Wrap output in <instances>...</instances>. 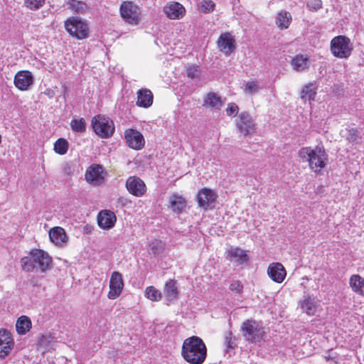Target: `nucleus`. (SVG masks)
Listing matches in <instances>:
<instances>
[{"label": "nucleus", "mask_w": 364, "mask_h": 364, "mask_svg": "<svg viewBox=\"0 0 364 364\" xmlns=\"http://www.w3.org/2000/svg\"><path fill=\"white\" fill-rule=\"evenodd\" d=\"M299 160L307 163L309 169L318 175L326 168L328 155L323 146H303L298 151Z\"/></svg>", "instance_id": "nucleus-1"}, {"label": "nucleus", "mask_w": 364, "mask_h": 364, "mask_svg": "<svg viewBox=\"0 0 364 364\" xmlns=\"http://www.w3.org/2000/svg\"><path fill=\"white\" fill-rule=\"evenodd\" d=\"M181 355L191 364H203L207 357L205 344L200 338L191 336L183 341Z\"/></svg>", "instance_id": "nucleus-2"}, {"label": "nucleus", "mask_w": 364, "mask_h": 364, "mask_svg": "<svg viewBox=\"0 0 364 364\" xmlns=\"http://www.w3.org/2000/svg\"><path fill=\"white\" fill-rule=\"evenodd\" d=\"M51 262L52 259L48 254L38 249L32 250L28 256L21 259L22 269L28 272H45L50 267Z\"/></svg>", "instance_id": "nucleus-3"}, {"label": "nucleus", "mask_w": 364, "mask_h": 364, "mask_svg": "<svg viewBox=\"0 0 364 364\" xmlns=\"http://www.w3.org/2000/svg\"><path fill=\"white\" fill-rule=\"evenodd\" d=\"M94 132L102 139L111 137L115 130L113 121L103 114H97L91 120Z\"/></svg>", "instance_id": "nucleus-4"}, {"label": "nucleus", "mask_w": 364, "mask_h": 364, "mask_svg": "<svg viewBox=\"0 0 364 364\" xmlns=\"http://www.w3.org/2000/svg\"><path fill=\"white\" fill-rule=\"evenodd\" d=\"M330 49L334 57L346 59L352 54L353 46L349 38L341 35L332 38Z\"/></svg>", "instance_id": "nucleus-5"}, {"label": "nucleus", "mask_w": 364, "mask_h": 364, "mask_svg": "<svg viewBox=\"0 0 364 364\" xmlns=\"http://www.w3.org/2000/svg\"><path fill=\"white\" fill-rule=\"evenodd\" d=\"M241 330L245 340L252 343L260 342L265 336L263 326L254 319L245 321Z\"/></svg>", "instance_id": "nucleus-6"}, {"label": "nucleus", "mask_w": 364, "mask_h": 364, "mask_svg": "<svg viewBox=\"0 0 364 364\" xmlns=\"http://www.w3.org/2000/svg\"><path fill=\"white\" fill-rule=\"evenodd\" d=\"M119 13L123 21L132 26L138 25L141 20L139 6L132 1H122L119 6Z\"/></svg>", "instance_id": "nucleus-7"}, {"label": "nucleus", "mask_w": 364, "mask_h": 364, "mask_svg": "<svg viewBox=\"0 0 364 364\" xmlns=\"http://www.w3.org/2000/svg\"><path fill=\"white\" fill-rule=\"evenodd\" d=\"M236 127L241 134L245 136H249L255 132L256 124L251 115L247 112H241L237 120Z\"/></svg>", "instance_id": "nucleus-8"}, {"label": "nucleus", "mask_w": 364, "mask_h": 364, "mask_svg": "<svg viewBox=\"0 0 364 364\" xmlns=\"http://www.w3.org/2000/svg\"><path fill=\"white\" fill-rule=\"evenodd\" d=\"M125 186L129 193L138 198L144 196L147 191L144 181L136 176L128 177Z\"/></svg>", "instance_id": "nucleus-9"}, {"label": "nucleus", "mask_w": 364, "mask_h": 364, "mask_svg": "<svg viewBox=\"0 0 364 364\" xmlns=\"http://www.w3.org/2000/svg\"><path fill=\"white\" fill-rule=\"evenodd\" d=\"M124 284L122 278V274L119 272H113L111 274L109 291L107 297L109 299H115L118 298L122 292Z\"/></svg>", "instance_id": "nucleus-10"}, {"label": "nucleus", "mask_w": 364, "mask_h": 364, "mask_svg": "<svg viewBox=\"0 0 364 364\" xmlns=\"http://www.w3.org/2000/svg\"><path fill=\"white\" fill-rule=\"evenodd\" d=\"M217 198V193L212 189L203 188L198 193L197 201L199 207L204 210L213 209Z\"/></svg>", "instance_id": "nucleus-11"}, {"label": "nucleus", "mask_w": 364, "mask_h": 364, "mask_svg": "<svg viewBox=\"0 0 364 364\" xmlns=\"http://www.w3.org/2000/svg\"><path fill=\"white\" fill-rule=\"evenodd\" d=\"M217 45L219 50L226 55H229L236 48L235 39L229 32H225L220 35Z\"/></svg>", "instance_id": "nucleus-12"}, {"label": "nucleus", "mask_w": 364, "mask_h": 364, "mask_svg": "<svg viewBox=\"0 0 364 364\" xmlns=\"http://www.w3.org/2000/svg\"><path fill=\"white\" fill-rule=\"evenodd\" d=\"M124 136L127 145L135 150L141 149L145 144L143 135L137 130L128 129L124 132Z\"/></svg>", "instance_id": "nucleus-13"}, {"label": "nucleus", "mask_w": 364, "mask_h": 364, "mask_svg": "<svg viewBox=\"0 0 364 364\" xmlns=\"http://www.w3.org/2000/svg\"><path fill=\"white\" fill-rule=\"evenodd\" d=\"M164 13L166 17L171 20H179L186 15L185 7L176 1H171L163 9Z\"/></svg>", "instance_id": "nucleus-14"}, {"label": "nucleus", "mask_w": 364, "mask_h": 364, "mask_svg": "<svg viewBox=\"0 0 364 364\" xmlns=\"http://www.w3.org/2000/svg\"><path fill=\"white\" fill-rule=\"evenodd\" d=\"M85 178L93 185L102 183L105 179L104 168L100 164L91 165L86 171Z\"/></svg>", "instance_id": "nucleus-15"}, {"label": "nucleus", "mask_w": 364, "mask_h": 364, "mask_svg": "<svg viewBox=\"0 0 364 364\" xmlns=\"http://www.w3.org/2000/svg\"><path fill=\"white\" fill-rule=\"evenodd\" d=\"M70 35L77 39H84L88 36V27L85 22L75 18H70Z\"/></svg>", "instance_id": "nucleus-16"}, {"label": "nucleus", "mask_w": 364, "mask_h": 364, "mask_svg": "<svg viewBox=\"0 0 364 364\" xmlns=\"http://www.w3.org/2000/svg\"><path fill=\"white\" fill-rule=\"evenodd\" d=\"M97 220L100 228L109 230L114 226L117 222V216L110 210H102L98 213Z\"/></svg>", "instance_id": "nucleus-17"}, {"label": "nucleus", "mask_w": 364, "mask_h": 364, "mask_svg": "<svg viewBox=\"0 0 364 364\" xmlns=\"http://www.w3.org/2000/svg\"><path fill=\"white\" fill-rule=\"evenodd\" d=\"M267 274L273 282L281 284L286 278L287 271L282 263L272 262L267 268Z\"/></svg>", "instance_id": "nucleus-18"}, {"label": "nucleus", "mask_w": 364, "mask_h": 364, "mask_svg": "<svg viewBox=\"0 0 364 364\" xmlns=\"http://www.w3.org/2000/svg\"><path fill=\"white\" fill-rule=\"evenodd\" d=\"M14 341L11 334L6 330H0V358H4L11 351Z\"/></svg>", "instance_id": "nucleus-19"}, {"label": "nucleus", "mask_w": 364, "mask_h": 364, "mask_svg": "<svg viewBox=\"0 0 364 364\" xmlns=\"http://www.w3.org/2000/svg\"><path fill=\"white\" fill-rule=\"evenodd\" d=\"M33 83V76L30 71L18 72L14 77L15 86L21 90H26Z\"/></svg>", "instance_id": "nucleus-20"}, {"label": "nucleus", "mask_w": 364, "mask_h": 364, "mask_svg": "<svg viewBox=\"0 0 364 364\" xmlns=\"http://www.w3.org/2000/svg\"><path fill=\"white\" fill-rule=\"evenodd\" d=\"M153 102L154 95L149 89L141 88L136 92V105L137 107L147 109L152 105Z\"/></svg>", "instance_id": "nucleus-21"}, {"label": "nucleus", "mask_w": 364, "mask_h": 364, "mask_svg": "<svg viewBox=\"0 0 364 364\" xmlns=\"http://www.w3.org/2000/svg\"><path fill=\"white\" fill-rule=\"evenodd\" d=\"M164 294L168 304L178 299V289L176 280L169 279L164 284Z\"/></svg>", "instance_id": "nucleus-22"}, {"label": "nucleus", "mask_w": 364, "mask_h": 364, "mask_svg": "<svg viewBox=\"0 0 364 364\" xmlns=\"http://www.w3.org/2000/svg\"><path fill=\"white\" fill-rule=\"evenodd\" d=\"M169 208L173 212L181 213L187 205L186 200L184 197L177 193L172 194L168 199Z\"/></svg>", "instance_id": "nucleus-23"}, {"label": "nucleus", "mask_w": 364, "mask_h": 364, "mask_svg": "<svg viewBox=\"0 0 364 364\" xmlns=\"http://www.w3.org/2000/svg\"><path fill=\"white\" fill-rule=\"evenodd\" d=\"M228 257L230 261L242 264L249 260L246 251L239 247H232L228 250Z\"/></svg>", "instance_id": "nucleus-24"}, {"label": "nucleus", "mask_w": 364, "mask_h": 364, "mask_svg": "<svg viewBox=\"0 0 364 364\" xmlns=\"http://www.w3.org/2000/svg\"><path fill=\"white\" fill-rule=\"evenodd\" d=\"M349 286L355 294L364 296V278L360 274H354L350 277Z\"/></svg>", "instance_id": "nucleus-25"}, {"label": "nucleus", "mask_w": 364, "mask_h": 364, "mask_svg": "<svg viewBox=\"0 0 364 364\" xmlns=\"http://www.w3.org/2000/svg\"><path fill=\"white\" fill-rule=\"evenodd\" d=\"M300 306L309 316L315 315L317 307L318 301L316 299L310 295L304 296V299L300 302Z\"/></svg>", "instance_id": "nucleus-26"}, {"label": "nucleus", "mask_w": 364, "mask_h": 364, "mask_svg": "<svg viewBox=\"0 0 364 364\" xmlns=\"http://www.w3.org/2000/svg\"><path fill=\"white\" fill-rule=\"evenodd\" d=\"M309 58L302 54L296 55L290 61L293 70L296 72H303L309 69Z\"/></svg>", "instance_id": "nucleus-27"}, {"label": "nucleus", "mask_w": 364, "mask_h": 364, "mask_svg": "<svg viewBox=\"0 0 364 364\" xmlns=\"http://www.w3.org/2000/svg\"><path fill=\"white\" fill-rule=\"evenodd\" d=\"M49 237L52 242L58 246H60L65 242L67 236L63 228L55 227L49 231Z\"/></svg>", "instance_id": "nucleus-28"}, {"label": "nucleus", "mask_w": 364, "mask_h": 364, "mask_svg": "<svg viewBox=\"0 0 364 364\" xmlns=\"http://www.w3.org/2000/svg\"><path fill=\"white\" fill-rule=\"evenodd\" d=\"M203 106L210 107L212 109H220L223 106L221 97L215 92H208L203 100Z\"/></svg>", "instance_id": "nucleus-29"}, {"label": "nucleus", "mask_w": 364, "mask_h": 364, "mask_svg": "<svg viewBox=\"0 0 364 364\" xmlns=\"http://www.w3.org/2000/svg\"><path fill=\"white\" fill-rule=\"evenodd\" d=\"M31 319L27 316H20L16 323V329L18 334L25 335L31 328Z\"/></svg>", "instance_id": "nucleus-30"}, {"label": "nucleus", "mask_w": 364, "mask_h": 364, "mask_svg": "<svg viewBox=\"0 0 364 364\" xmlns=\"http://www.w3.org/2000/svg\"><path fill=\"white\" fill-rule=\"evenodd\" d=\"M316 95V87L313 82L305 85L300 92V97L304 100L314 101L315 100Z\"/></svg>", "instance_id": "nucleus-31"}, {"label": "nucleus", "mask_w": 364, "mask_h": 364, "mask_svg": "<svg viewBox=\"0 0 364 364\" xmlns=\"http://www.w3.org/2000/svg\"><path fill=\"white\" fill-rule=\"evenodd\" d=\"M291 16L287 11H281L276 17V23L280 29H286L290 25Z\"/></svg>", "instance_id": "nucleus-32"}, {"label": "nucleus", "mask_w": 364, "mask_h": 364, "mask_svg": "<svg viewBox=\"0 0 364 364\" xmlns=\"http://www.w3.org/2000/svg\"><path fill=\"white\" fill-rule=\"evenodd\" d=\"M144 296L151 301L157 302L161 300L163 294L162 292L155 287L149 286L145 289Z\"/></svg>", "instance_id": "nucleus-33"}, {"label": "nucleus", "mask_w": 364, "mask_h": 364, "mask_svg": "<svg viewBox=\"0 0 364 364\" xmlns=\"http://www.w3.org/2000/svg\"><path fill=\"white\" fill-rule=\"evenodd\" d=\"M68 149V142L64 138L58 139L53 146L54 151L59 155H64Z\"/></svg>", "instance_id": "nucleus-34"}, {"label": "nucleus", "mask_w": 364, "mask_h": 364, "mask_svg": "<svg viewBox=\"0 0 364 364\" xmlns=\"http://www.w3.org/2000/svg\"><path fill=\"white\" fill-rule=\"evenodd\" d=\"M73 131L83 133L86 130V122L84 118L74 119L70 122Z\"/></svg>", "instance_id": "nucleus-35"}, {"label": "nucleus", "mask_w": 364, "mask_h": 364, "mask_svg": "<svg viewBox=\"0 0 364 364\" xmlns=\"http://www.w3.org/2000/svg\"><path fill=\"white\" fill-rule=\"evenodd\" d=\"M70 9L76 13L82 14L87 9V6L81 1L70 0Z\"/></svg>", "instance_id": "nucleus-36"}, {"label": "nucleus", "mask_w": 364, "mask_h": 364, "mask_svg": "<svg viewBox=\"0 0 364 364\" xmlns=\"http://www.w3.org/2000/svg\"><path fill=\"white\" fill-rule=\"evenodd\" d=\"M360 139L359 132L356 129H350L348 130L346 140L351 144H357Z\"/></svg>", "instance_id": "nucleus-37"}, {"label": "nucleus", "mask_w": 364, "mask_h": 364, "mask_svg": "<svg viewBox=\"0 0 364 364\" xmlns=\"http://www.w3.org/2000/svg\"><path fill=\"white\" fill-rule=\"evenodd\" d=\"M46 0H25V6L31 10H38L45 4Z\"/></svg>", "instance_id": "nucleus-38"}, {"label": "nucleus", "mask_w": 364, "mask_h": 364, "mask_svg": "<svg viewBox=\"0 0 364 364\" xmlns=\"http://www.w3.org/2000/svg\"><path fill=\"white\" fill-rule=\"evenodd\" d=\"M215 9V4L211 0H203L200 2V10L203 13H210Z\"/></svg>", "instance_id": "nucleus-39"}, {"label": "nucleus", "mask_w": 364, "mask_h": 364, "mask_svg": "<svg viewBox=\"0 0 364 364\" xmlns=\"http://www.w3.org/2000/svg\"><path fill=\"white\" fill-rule=\"evenodd\" d=\"M259 90V85L257 81L247 82L245 86V91L249 95L256 93Z\"/></svg>", "instance_id": "nucleus-40"}, {"label": "nucleus", "mask_w": 364, "mask_h": 364, "mask_svg": "<svg viewBox=\"0 0 364 364\" xmlns=\"http://www.w3.org/2000/svg\"><path fill=\"white\" fill-rule=\"evenodd\" d=\"M229 289L233 293L241 294L243 292V284L239 280H233L230 283Z\"/></svg>", "instance_id": "nucleus-41"}, {"label": "nucleus", "mask_w": 364, "mask_h": 364, "mask_svg": "<svg viewBox=\"0 0 364 364\" xmlns=\"http://www.w3.org/2000/svg\"><path fill=\"white\" fill-rule=\"evenodd\" d=\"M200 75V69L198 65H190L187 69V76L191 79L196 78Z\"/></svg>", "instance_id": "nucleus-42"}, {"label": "nucleus", "mask_w": 364, "mask_h": 364, "mask_svg": "<svg viewBox=\"0 0 364 364\" xmlns=\"http://www.w3.org/2000/svg\"><path fill=\"white\" fill-rule=\"evenodd\" d=\"M239 111V107L235 103H229L226 108V113L230 117H235Z\"/></svg>", "instance_id": "nucleus-43"}, {"label": "nucleus", "mask_w": 364, "mask_h": 364, "mask_svg": "<svg viewBox=\"0 0 364 364\" xmlns=\"http://www.w3.org/2000/svg\"><path fill=\"white\" fill-rule=\"evenodd\" d=\"M308 7L313 11H317L322 6V2L321 0H311L308 4Z\"/></svg>", "instance_id": "nucleus-44"}, {"label": "nucleus", "mask_w": 364, "mask_h": 364, "mask_svg": "<svg viewBox=\"0 0 364 364\" xmlns=\"http://www.w3.org/2000/svg\"><path fill=\"white\" fill-rule=\"evenodd\" d=\"M93 229H94L93 226L90 225H86L83 227V232L87 235L90 234V233H92Z\"/></svg>", "instance_id": "nucleus-45"}, {"label": "nucleus", "mask_w": 364, "mask_h": 364, "mask_svg": "<svg viewBox=\"0 0 364 364\" xmlns=\"http://www.w3.org/2000/svg\"><path fill=\"white\" fill-rule=\"evenodd\" d=\"M68 27H70V25H68V18L65 19L64 21V28L66 31L68 32Z\"/></svg>", "instance_id": "nucleus-46"}, {"label": "nucleus", "mask_w": 364, "mask_h": 364, "mask_svg": "<svg viewBox=\"0 0 364 364\" xmlns=\"http://www.w3.org/2000/svg\"><path fill=\"white\" fill-rule=\"evenodd\" d=\"M68 27H70V25H68V18L65 19L64 21V28L66 31L68 32Z\"/></svg>", "instance_id": "nucleus-47"}, {"label": "nucleus", "mask_w": 364, "mask_h": 364, "mask_svg": "<svg viewBox=\"0 0 364 364\" xmlns=\"http://www.w3.org/2000/svg\"><path fill=\"white\" fill-rule=\"evenodd\" d=\"M154 247L153 246V243L151 244V249L154 250Z\"/></svg>", "instance_id": "nucleus-48"}]
</instances>
